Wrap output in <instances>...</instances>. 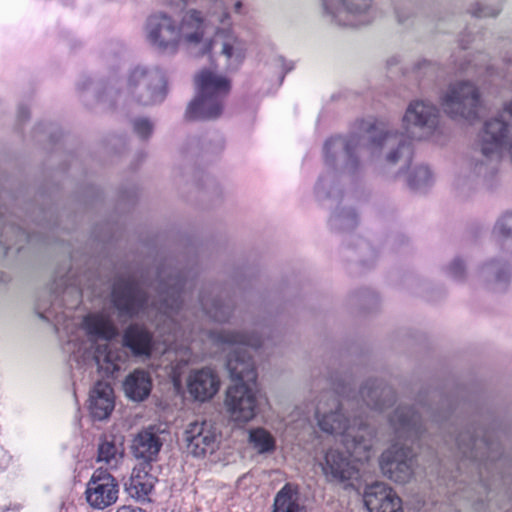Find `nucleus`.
Segmentation results:
<instances>
[{
	"instance_id": "obj_30",
	"label": "nucleus",
	"mask_w": 512,
	"mask_h": 512,
	"mask_svg": "<svg viewBox=\"0 0 512 512\" xmlns=\"http://www.w3.org/2000/svg\"><path fill=\"white\" fill-rule=\"evenodd\" d=\"M83 324L89 335L106 341L113 339L117 334V330L113 323L108 318L100 314H91L86 316Z\"/></svg>"
},
{
	"instance_id": "obj_4",
	"label": "nucleus",
	"mask_w": 512,
	"mask_h": 512,
	"mask_svg": "<svg viewBox=\"0 0 512 512\" xmlns=\"http://www.w3.org/2000/svg\"><path fill=\"white\" fill-rule=\"evenodd\" d=\"M332 390L321 393L315 409V418L320 430L331 435H340L347 453L357 462L368 461L372 455L373 431L362 421L356 427L351 425L345 411V403L340 399L344 387L331 381Z\"/></svg>"
},
{
	"instance_id": "obj_3",
	"label": "nucleus",
	"mask_w": 512,
	"mask_h": 512,
	"mask_svg": "<svg viewBox=\"0 0 512 512\" xmlns=\"http://www.w3.org/2000/svg\"><path fill=\"white\" fill-rule=\"evenodd\" d=\"M208 337L223 349L229 350L226 367L234 385L227 389L225 408L230 419L244 424L256 416L257 399L252 386L255 385L257 372L249 348L262 345V339L256 334L246 335L238 331H209Z\"/></svg>"
},
{
	"instance_id": "obj_2",
	"label": "nucleus",
	"mask_w": 512,
	"mask_h": 512,
	"mask_svg": "<svg viewBox=\"0 0 512 512\" xmlns=\"http://www.w3.org/2000/svg\"><path fill=\"white\" fill-rule=\"evenodd\" d=\"M367 150L372 156L383 155L386 165L402 162L409 165L413 151L407 137L392 131L387 124L378 120H361L358 132L348 138L332 137L324 144V160L331 169L320 176L316 185L318 200H338L341 191L336 187L335 170L353 173L358 167V155Z\"/></svg>"
},
{
	"instance_id": "obj_41",
	"label": "nucleus",
	"mask_w": 512,
	"mask_h": 512,
	"mask_svg": "<svg viewBox=\"0 0 512 512\" xmlns=\"http://www.w3.org/2000/svg\"><path fill=\"white\" fill-rule=\"evenodd\" d=\"M10 230L15 234V241L13 243H5L6 250L11 249L13 246L20 250L23 247L22 242H30L29 235L22 228L11 226Z\"/></svg>"
},
{
	"instance_id": "obj_37",
	"label": "nucleus",
	"mask_w": 512,
	"mask_h": 512,
	"mask_svg": "<svg viewBox=\"0 0 512 512\" xmlns=\"http://www.w3.org/2000/svg\"><path fill=\"white\" fill-rule=\"evenodd\" d=\"M432 182V174L427 166H419L408 177V185L413 190H422Z\"/></svg>"
},
{
	"instance_id": "obj_18",
	"label": "nucleus",
	"mask_w": 512,
	"mask_h": 512,
	"mask_svg": "<svg viewBox=\"0 0 512 512\" xmlns=\"http://www.w3.org/2000/svg\"><path fill=\"white\" fill-rule=\"evenodd\" d=\"M322 470L330 482L345 483L358 475V470L349 457L338 449H329L326 452Z\"/></svg>"
},
{
	"instance_id": "obj_48",
	"label": "nucleus",
	"mask_w": 512,
	"mask_h": 512,
	"mask_svg": "<svg viewBox=\"0 0 512 512\" xmlns=\"http://www.w3.org/2000/svg\"><path fill=\"white\" fill-rule=\"evenodd\" d=\"M361 245H362L363 247H366V246H367L365 242H361Z\"/></svg>"
},
{
	"instance_id": "obj_43",
	"label": "nucleus",
	"mask_w": 512,
	"mask_h": 512,
	"mask_svg": "<svg viewBox=\"0 0 512 512\" xmlns=\"http://www.w3.org/2000/svg\"><path fill=\"white\" fill-rule=\"evenodd\" d=\"M492 6L493 7L491 9H488L487 7L486 8L482 7V16L495 17L500 13V11L502 9V4L499 0H496L495 2H493Z\"/></svg>"
},
{
	"instance_id": "obj_40",
	"label": "nucleus",
	"mask_w": 512,
	"mask_h": 512,
	"mask_svg": "<svg viewBox=\"0 0 512 512\" xmlns=\"http://www.w3.org/2000/svg\"><path fill=\"white\" fill-rule=\"evenodd\" d=\"M133 131L142 139H147L153 132V124L147 118H137L133 121Z\"/></svg>"
},
{
	"instance_id": "obj_42",
	"label": "nucleus",
	"mask_w": 512,
	"mask_h": 512,
	"mask_svg": "<svg viewBox=\"0 0 512 512\" xmlns=\"http://www.w3.org/2000/svg\"><path fill=\"white\" fill-rule=\"evenodd\" d=\"M448 271H449V274L456 278V279H460L464 276V272H465V266H464V263L461 259L459 258H456L454 259L449 268H448Z\"/></svg>"
},
{
	"instance_id": "obj_6",
	"label": "nucleus",
	"mask_w": 512,
	"mask_h": 512,
	"mask_svg": "<svg viewBox=\"0 0 512 512\" xmlns=\"http://www.w3.org/2000/svg\"><path fill=\"white\" fill-rule=\"evenodd\" d=\"M127 93L141 105L161 103L167 94L165 74L158 67L136 66L128 75Z\"/></svg>"
},
{
	"instance_id": "obj_21",
	"label": "nucleus",
	"mask_w": 512,
	"mask_h": 512,
	"mask_svg": "<svg viewBox=\"0 0 512 512\" xmlns=\"http://www.w3.org/2000/svg\"><path fill=\"white\" fill-rule=\"evenodd\" d=\"M359 400L367 407L382 411L395 400L394 391L378 380L368 381L359 391Z\"/></svg>"
},
{
	"instance_id": "obj_39",
	"label": "nucleus",
	"mask_w": 512,
	"mask_h": 512,
	"mask_svg": "<svg viewBox=\"0 0 512 512\" xmlns=\"http://www.w3.org/2000/svg\"><path fill=\"white\" fill-rule=\"evenodd\" d=\"M210 16L220 24H226L229 19L227 6L222 0H215L210 8Z\"/></svg>"
},
{
	"instance_id": "obj_26",
	"label": "nucleus",
	"mask_w": 512,
	"mask_h": 512,
	"mask_svg": "<svg viewBox=\"0 0 512 512\" xmlns=\"http://www.w3.org/2000/svg\"><path fill=\"white\" fill-rule=\"evenodd\" d=\"M94 360L98 370L109 377L120 370V364L124 362L125 356L121 349L104 343L96 346Z\"/></svg>"
},
{
	"instance_id": "obj_50",
	"label": "nucleus",
	"mask_w": 512,
	"mask_h": 512,
	"mask_svg": "<svg viewBox=\"0 0 512 512\" xmlns=\"http://www.w3.org/2000/svg\"><path fill=\"white\" fill-rule=\"evenodd\" d=\"M481 443H482V445L484 444V439H483V438H482V440H481Z\"/></svg>"
},
{
	"instance_id": "obj_19",
	"label": "nucleus",
	"mask_w": 512,
	"mask_h": 512,
	"mask_svg": "<svg viewBox=\"0 0 512 512\" xmlns=\"http://www.w3.org/2000/svg\"><path fill=\"white\" fill-rule=\"evenodd\" d=\"M390 424L398 440L413 442L422 433L421 418L412 407L399 406L390 417Z\"/></svg>"
},
{
	"instance_id": "obj_13",
	"label": "nucleus",
	"mask_w": 512,
	"mask_h": 512,
	"mask_svg": "<svg viewBox=\"0 0 512 512\" xmlns=\"http://www.w3.org/2000/svg\"><path fill=\"white\" fill-rule=\"evenodd\" d=\"M323 8L333 21L346 27H358L369 23L364 13L371 0H322Z\"/></svg>"
},
{
	"instance_id": "obj_22",
	"label": "nucleus",
	"mask_w": 512,
	"mask_h": 512,
	"mask_svg": "<svg viewBox=\"0 0 512 512\" xmlns=\"http://www.w3.org/2000/svg\"><path fill=\"white\" fill-rule=\"evenodd\" d=\"M480 152L473 149L464 156L458 176L455 180V187L459 194L466 195L476 190L480 175Z\"/></svg>"
},
{
	"instance_id": "obj_25",
	"label": "nucleus",
	"mask_w": 512,
	"mask_h": 512,
	"mask_svg": "<svg viewBox=\"0 0 512 512\" xmlns=\"http://www.w3.org/2000/svg\"><path fill=\"white\" fill-rule=\"evenodd\" d=\"M147 468L150 466L143 465L142 468H135L129 481L125 484L127 493L141 502L150 501L149 495L157 482V478Z\"/></svg>"
},
{
	"instance_id": "obj_46",
	"label": "nucleus",
	"mask_w": 512,
	"mask_h": 512,
	"mask_svg": "<svg viewBox=\"0 0 512 512\" xmlns=\"http://www.w3.org/2000/svg\"><path fill=\"white\" fill-rule=\"evenodd\" d=\"M242 7V3L240 1L236 2L234 5V9L236 12H239Z\"/></svg>"
},
{
	"instance_id": "obj_44",
	"label": "nucleus",
	"mask_w": 512,
	"mask_h": 512,
	"mask_svg": "<svg viewBox=\"0 0 512 512\" xmlns=\"http://www.w3.org/2000/svg\"><path fill=\"white\" fill-rule=\"evenodd\" d=\"M18 118L23 121L29 118V110L26 107L21 106L18 110Z\"/></svg>"
},
{
	"instance_id": "obj_35",
	"label": "nucleus",
	"mask_w": 512,
	"mask_h": 512,
	"mask_svg": "<svg viewBox=\"0 0 512 512\" xmlns=\"http://www.w3.org/2000/svg\"><path fill=\"white\" fill-rule=\"evenodd\" d=\"M358 224L357 215L352 209H336L330 219V228L335 232H349Z\"/></svg>"
},
{
	"instance_id": "obj_10",
	"label": "nucleus",
	"mask_w": 512,
	"mask_h": 512,
	"mask_svg": "<svg viewBox=\"0 0 512 512\" xmlns=\"http://www.w3.org/2000/svg\"><path fill=\"white\" fill-rule=\"evenodd\" d=\"M150 45L161 53L174 54L180 45V34L175 21L164 13L151 15L146 23Z\"/></svg>"
},
{
	"instance_id": "obj_27",
	"label": "nucleus",
	"mask_w": 512,
	"mask_h": 512,
	"mask_svg": "<svg viewBox=\"0 0 512 512\" xmlns=\"http://www.w3.org/2000/svg\"><path fill=\"white\" fill-rule=\"evenodd\" d=\"M152 389V379L149 372L143 369H135L128 374L123 382L125 395L133 401L145 400Z\"/></svg>"
},
{
	"instance_id": "obj_7",
	"label": "nucleus",
	"mask_w": 512,
	"mask_h": 512,
	"mask_svg": "<svg viewBox=\"0 0 512 512\" xmlns=\"http://www.w3.org/2000/svg\"><path fill=\"white\" fill-rule=\"evenodd\" d=\"M444 111L452 118H460L469 123L478 118L479 93L470 82L452 85L443 98Z\"/></svg>"
},
{
	"instance_id": "obj_31",
	"label": "nucleus",
	"mask_w": 512,
	"mask_h": 512,
	"mask_svg": "<svg viewBox=\"0 0 512 512\" xmlns=\"http://www.w3.org/2000/svg\"><path fill=\"white\" fill-rule=\"evenodd\" d=\"M246 53L245 43L234 35H228L222 41L221 54L228 62V69L235 70L243 62Z\"/></svg>"
},
{
	"instance_id": "obj_1",
	"label": "nucleus",
	"mask_w": 512,
	"mask_h": 512,
	"mask_svg": "<svg viewBox=\"0 0 512 512\" xmlns=\"http://www.w3.org/2000/svg\"><path fill=\"white\" fill-rule=\"evenodd\" d=\"M186 280L181 272L163 267L159 270L157 280L153 283L156 298L149 303V297L134 278L118 279L112 289V302L120 316L133 317L144 314L155 316L160 331L167 334L164 343L173 349L185 348L188 354L182 361L188 362L191 353L186 345L193 340V328L187 320L180 321L178 315L183 304Z\"/></svg>"
},
{
	"instance_id": "obj_24",
	"label": "nucleus",
	"mask_w": 512,
	"mask_h": 512,
	"mask_svg": "<svg viewBox=\"0 0 512 512\" xmlns=\"http://www.w3.org/2000/svg\"><path fill=\"white\" fill-rule=\"evenodd\" d=\"M89 410L95 420L106 419L114 409L113 389L109 383L98 381L90 392Z\"/></svg>"
},
{
	"instance_id": "obj_23",
	"label": "nucleus",
	"mask_w": 512,
	"mask_h": 512,
	"mask_svg": "<svg viewBox=\"0 0 512 512\" xmlns=\"http://www.w3.org/2000/svg\"><path fill=\"white\" fill-rule=\"evenodd\" d=\"M219 389V379L210 369H201L190 374L188 379L189 393L199 401L212 398Z\"/></svg>"
},
{
	"instance_id": "obj_36",
	"label": "nucleus",
	"mask_w": 512,
	"mask_h": 512,
	"mask_svg": "<svg viewBox=\"0 0 512 512\" xmlns=\"http://www.w3.org/2000/svg\"><path fill=\"white\" fill-rule=\"evenodd\" d=\"M249 440L259 453H268L275 449L273 436L263 428L251 430Z\"/></svg>"
},
{
	"instance_id": "obj_20",
	"label": "nucleus",
	"mask_w": 512,
	"mask_h": 512,
	"mask_svg": "<svg viewBox=\"0 0 512 512\" xmlns=\"http://www.w3.org/2000/svg\"><path fill=\"white\" fill-rule=\"evenodd\" d=\"M162 445L154 427H148L135 435L131 450L135 458L142 460L145 466H150L151 462L157 460Z\"/></svg>"
},
{
	"instance_id": "obj_28",
	"label": "nucleus",
	"mask_w": 512,
	"mask_h": 512,
	"mask_svg": "<svg viewBox=\"0 0 512 512\" xmlns=\"http://www.w3.org/2000/svg\"><path fill=\"white\" fill-rule=\"evenodd\" d=\"M272 512H307L296 487L285 484L275 495Z\"/></svg>"
},
{
	"instance_id": "obj_47",
	"label": "nucleus",
	"mask_w": 512,
	"mask_h": 512,
	"mask_svg": "<svg viewBox=\"0 0 512 512\" xmlns=\"http://www.w3.org/2000/svg\"><path fill=\"white\" fill-rule=\"evenodd\" d=\"M292 68H293L292 66L287 67V68L285 69V72H288V71L292 70Z\"/></svg>"
},
{
	"instance_id": "obj_45",
	"label": "nucleus",
	"mask_w": 512,
	"mask_h": 512,
	"mask_svg": "<svg viewBox=\"0 0 512 512\" xmlns=\"http://www.w3.org/2000/svg\"><path fill=\"white\" fill-rule=\"evenodd\" d=\"M116 512H145L141 508H132L129 506H122Z\"/></svg>"
},
{
	"instance_id": "obj_8",
	"label": "nucleus",
	"mask_w": 512,
	"mask_h": 512,
	"mask_svg": "<svg viewBox=\"0 0 512 512\" xmlns=\"http://www.w3.org/2000/svg\"><path fill=\"white\" fill-rule=\"evenodd\" d=\"M439 110L431 103L414 101L407 107L403 116V127L412 139L430 136L438 125Z\"/></svg>"
},
{
	"instance_id": "obj_14",
	"label": "nucleus",
	"mask_w": 512,
	"mask_h": 512,
	"mask_svg": "<svg viewBox=\"0 0 512 512\" xmlns=\"http://www.w3.org/2000/svg\"><path fill=\"white\" fill-rule=\"evenodd\" d=\"M218 436L212 423L207 421L192 422L184 431L186 450L194 457L213 453L217 448Z\"/></svg>"
},
{
	"instance_id": "obj_9",
	"label": "nucleus",
	"mask_w": 512,
	"mask_h": 512,
	"mask_svg": "<svg viewBox=\"0 0 512 512\" xmlns=\"http://www.w3.org/2000/svg\"><path fill=\"white\" fill-rule=\"evenodd\" d=\"M415 454L407 444L395 443L385 450L379 465L384 476L396 483H406L413 475Z\"/></svg>"
},
{
	"instance_id": "obj_29",
	"label": "nucleus",
	"mask_w": 512,
	"mask_h": 512,
	"mask_svg": "<svg viewBox=\"0 0 512 512\" xmlns=\"http://www.w3.org/2000/svg\"><path fill=\"white\" fill-rule=\"evenodd\" d=\"M482 276L492 289L496 291L504 290L511 278V271L506 263L499 261L485 264L482 269Z\"/></svg>"
},
{
	"instance_id": "obj_32",
	"label": "nucleus",
	"mask_w": 512,
	"mask_h": 512,
	"mask_svg": "<svg viewBox=\"0 0 512 512\" xmlns=\"http://www.w3.org/2000/svg\"><path fill=\"white\" fill-rule=\"evenodd\" d=\"M211 293L209 296L206 293L200 295V305L203 312L212 320L217 322H224L228 320L231 314L230 305L223 303L220 299L213 298L210 299Z\"/></svg>"
},
{
	"instance_id": "obj_49",
	"label": "nucleus",
	"mask_w": 512,
	"mask_h": 512,
	"mask_svg": "<svg viewBox=\"0 0 512 512\" xmlns=\"http://www.w3.org/2000/svg\"><path fill=\"white\" fill-rule=\"evenodd\" d=\"M473 15L477 16V10L473 11Z\"/></svg>"
},
{
	"instance_id": "obj_38",
	"label": "nucleus",
	"mask_w": 512,
	"mask_h": 512,
	"mask_svg": "<svg viewBox=\"0 0 512 512\" xmlns=\"http://www.w3.org/2000/svg\"><path fill=\"white\" fill-rule=\"evenodd\" d=\"M476 442L477 439L469 432L461 433L457 438V446L463 457L472 459L476 457Z\"/></svg>"
},
{
	"instance_id": "obj_17",
	"label": "nucleus",
	"mask_w": 512,
	"mask_h": 512,
	"mask_svg": "<svg viewBox=\"0 0 512 512\" xmlns=\"http://www.w3.org/2000/svg\"><path fill=\"white\" fill-rule=\"evenodd\" d=\"M122 346L128 349L133 357L148 360L155 346L153 333L142 324L132 323L123 331Z\"/></svg>"
},
{
	"instance_id": "obj_33",
	"label": "nucleus",
	"mask_w": 512,
	"mask_h": 512,
	"mask_svg": "<svg viewBox=\"0 0 512 512\" xmlns=\"http://www.w3.org/2000/svg\"><path fill=\"white\" fill-rule=\"evenodd\" d=\"M123 457L122 444H117L114 439L105 437L98 447V462H104L109 468H116Z\"/></svg>"
},
{
	"instance_id": "obj_12",
	"label": "nucleus",
	"mask_w": 512,
	"mask_h": 512,
	"mask_svg": "<svg viewBox=\"0 0 512 512\" xmlns=\"http://www.w3.org/2000/svg\"><path fill=\"white\" fill-rule=\"evenodd\" d=\"M118 494L116 478L102 467L96 469L86 485L87 503L94 509L103 510L116 503Z\"/></svg>"
},
{
	"instance_id": "obj_15",
	"label": "nucleus",
	"mask_w": 512,
	"mask_h": 512,
	"mask_svg": "<svg viewBox=\"0 0 512 512\" xmlns=\"http://www.w3.org/2000/svg\"><path fill=\"white\" fill-rule=\"evenodd\" d=\"M512 125V101L505 105L500 118L485 122L482 129V154L499 155L506 145L508 126Z\"/></svg>"
},
{
	"instance_id": "obj_11",
	"label": "nucleus",
	"mask_w": 512,
	"mask_h": 512,
	"mask_svg": "<svg viewBox=\"0 0 512 512\" xmlns=\"http://www.w3.org/2000/svg\"><path fill=\"white\" fill-rule=\"evenodd\" d=\"M209 23L204 19L201 12L196 9H189L182 17L181 24L178 27L180 34V43L187 48H198L201 55L211 51L215 40L207 38Z\"/></svg>"
},
{
	"instance_id": "obj_34",
	"label": "nucleus",
	"mask_w": 512,
	"mask_h": 512,
	"mask_svg": "<svg viewBox=\"0 0 512 512\" xmlns=\"http://www.w3.org/2000/svg\"><path fill=\"white\" fill-rule=\"evenodd\" d=\"M493 233L503 249L512 253V211H507L499 217Z\"/></svg>"
},
{
	"instance_id": "obj_5",
	"label": "nucleus",
	"mask_w": 512,
	"mask_h": 512,
	"mask_svg": "<svg viewBox=\"0 0 512 512\" xmlns=\"http://www.w3.org/2000/svg\"><path fill=\"white\" fill-rule=\"evenodd\" d=\"M195 85L197 94L186 110V117L190 120L218 118L223 110L224 98L230 91L229 80L203 70L196 75Z\"/></svg>"
},
{
	"instance_id": "obj_16",
	"label": "nucleus",
	"mask_w": 512,
	"mask_h": 512,
	"mask_svg": "<svg viewBox=\"0 0 512 512\" xmlns=\"http://www.w3.org/2000/svg\"><path fill=\"white\" fill-rule=\"evenodd\" d=\"M363 497L369 512H403L400 497L385 483L366 486Z\"/></svg>"
}]
</instances>
